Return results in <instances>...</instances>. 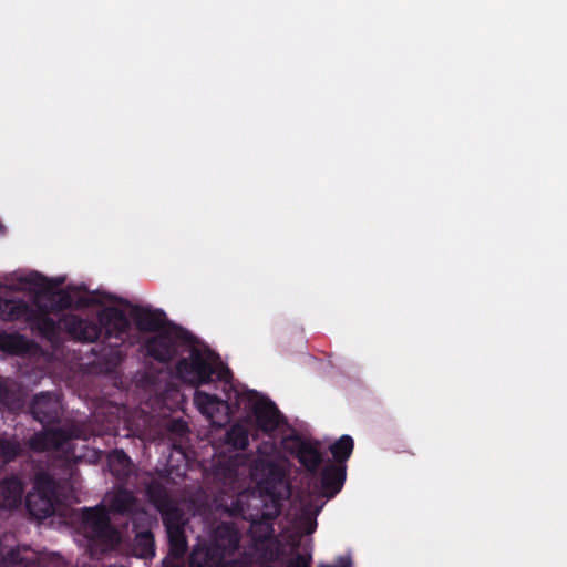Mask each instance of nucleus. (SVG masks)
<instances>
[{"label":"nucleus","mask_w":567,"mask_h":567,"mask_svg":"<svg viewBox=\"0 0 567 567\" xmlns=\"http://www.w3.org/2000/svg\"><path fill=\"white\" fill-rule=\"evenodd\" d=\"M248 470L250 482L256 485L259 494L243 491L227 509L231 515L241 516L251 522L250 537L252 566L272 567L268 563L282 559L292 554L301 544L303 534H311L317 527L316 516L320 507L306 508L278 537H272V527L269 523L280 511V501L288 497L289 486L286 475L289 472V462L286 457L277 455L243 467L240 474Z\"/></svg>","instance_id":"f257e3e1"},{"label":"nucleus","mask_w":567,"mask_h":567,"mask_svg":"<svg viewBox=\"0 0 567 567\" xmlns=\"http://www.w3.org/2000/svg\"><path fill=\"white\" fill-rule=\"evenodd\" d=\"M179 373L193 384H204L217 380L224 382L227 400H235L239 408L251 410L256 425L261 431L271 433L284 425V417L275 404L255 391L230 383L229 369L216 357H188L181 363Z\"/></svg>","instance_id":"f03ea898"},{"label":"nucleus","mask_w":567,"mask_h":567,"mask_svg":"<svg viewBox=\"0 0 567 567\" xmlns=\"http://www.w3.org/2000/svg\"><path fill=\"white\" fill-rule=\"evenodd\" d=\"M130 318L140 332L151 333L142 340L144 354H218L204 339L169 320L162 309L134 305Z\"/></svg>","instance_id":"7ed1b4c3"},{"label":"nucleus","mask_w":567,"mask_h":567,"mask_svg":"<svg viewBox=\"0 0 567 567\" xmlns=\"http://www.w3.org/2000/svg\"><path fill=\"white\" fill-rule=\"evenodd\" d=\"M50 311L42 306L33 308L28 323L35 329L39 334L50 342L59 339L60 332L65 331L76 341H92L97 334V328L90 322L87 318H81L75 315H63L58 320L50 317Z\"/></svg>","instance_id":"20e7f679"},{"label":"nucleus","mask_w":567,"mask_h":567,"mask_svg":"<svg viewBox=\"0 0 567 567\" xmlns=\"http://www.w3.org/2000/svg\"><path fill=\"white\" fill-rule=\"evenodd\" d=\"M89 320L97 328V334L91 342L102 338V343L110 347L107 354H124L120 347L128 337L131 322L123 310L107 307L100 311L96 320Z\"/></svg>","instance_id":"39448f33"},{"label":"nucleus","mask_w":567,"mask_h":567,"mask_svg":"<svg viewBox=\"0 0 567 567\" xmlns=\"http://www.w3.org/2000/svg\"><path fill=\"white\" fill-rule=\"evenodd\" d=\"M104 506L87 509L84 515V529L90 538V547L92 550H106L112 548L121 539L120 534L109 524Z\"/></svg>","instance_id":"423d86ee"},{"label":"nucleus","mask_w":567,"mask_h":567,"mask_svg":"<svg viewBox=\"0 0 567 567\" xmlns=\"http://www.w3.org/2000/svg\"><path fill=\"white\" fill-rule=\"evenodd\" d=\"M169 542V554L163 561V567H182L183 556L186 553L183 516L177 508L166 509L163 514Z\"/></svg>","instance_id":"0eeeda50"},{"label":"nucleus","mask_w":567,"mask_h":567,"mask_svg":"<svg viewBox=\"0 0 567 567\" xmlns=\"http://www.w3.org/2000/svg\"><path fill=\"white\" fill-rule=\"evenodd\" d=\"M238 542V532L234 526L228 524L219 526L212 535L205 565L213 566L218 564L223 557L237 548Z\"/></svg>","instance_id":"6e6552de"},{"label":"nucleus","mask_w":567,"mask_h":567,"mask_svg":"<svg viewBox=\"0 0 567 567\" xmlns=\"http://www.w3.org/2000/svg\"><path fill=\"white\" fill-rule=\"evenodd\" d=\"M25 281L34 284L43 290L47 300L45 302H39L38 306H42L45 310L58 313L73 306V298L68 290L53 291V282L40 274H31Z\"/></svg>","instance_id":"1a4fd4ad"},{"label":"nucleus","mask_w":567,"mask_h":567,"mask_svg":"<svg viewBox=\"0 0 567 567\" xmlns=\"http://www.w3.org/2000/svg\"><path fill=\"white\" fill-rule=\"evenodd\" d=\"M282 446L285 450L296 453L300 463L311 472L317 471L321 463L322 456L316 443L290 436L284 440Z\"/></svg>","instance_id":"9d476101"},{"label":"nucleus","mask_w":567,"mask_h":567,"mask_svg":"<svg viewBox=\"0 0 567 567\" xmlns=\"http://www.w3.org/2000/svg\"><path fill=\"white\" fill-rule=\"evenodd\" d=\"M194 401L199 411L213 423L221 425L227 421L230 410L227 402L203 391L195 393Z\"/></svg>","instance_id":"9b49d317"},{"label":"nucleus","mask_w":567,"mask_h":567,"mask_svg":"<svg viewBox=\"0 0 567 567\" xmlns=\"http://www.w3.org/2000/svg\"><path fill=\"white\" fill-rule=\"evenodd\" d=\"M33 308L22 299H0V319L28 323Z\"/></svg>","instance_id":"f8f14e48"},{"label":"nucleus","mask_w":567,"mask_h":567,"mask_svg":"<svg viewBox=\"0 0 567 567\" xmlns=\"http://www.w3.org/2000/svg\"><path fill=\"white\" fill-rule=\"evenodd\" d=\"M60 403L58 399L51 394H41L35 396L32 405V413L40 422L49 421L56 415Z\"/></svg>","instance_id":"ddd939ff"},{"label":"nucleus","mask_w":567,"mask_h":567,"mask_svg":"<svg viewBox=\"0 0 567 567\" xmlns=\"http://www.w3.org/2000/svg\"><path fill=\"white\" fill-rule=\"evenodd\" d=\"M22 487L18 480L11 478L0 483V507L10 508L16 506L21 498Z\"/></svg>","instance_id":"4468645a"},{"label":"nucleus","mask_w":567,"mask_h":567,"mask_svg":"<svg viewBox=\"0 0 567 567\" xmlns=\"http://www.w3.org/2000/svg\"><path fill=\"white\" fill-rule=\"evenodd\" d=\"M29 341L18 333L0 334V350L3 354H29Z\"/></svg>","instance_id":"2eb2a0df"},{"label":"nucleus","mask_w":567,"mask_h":567,"mask_svg":"<svg viewBox=\"0 0 567 567\" xmlns=\"http://www.w3.org/2000/svg\"><path fill=\"white\" fill-rule=\"evenodd\" d=\"M133 554L140 558H151L155 554L153 536L150 532H143L136 535Z\"/></svg>","instance_id":"dca6fc26"},{"label":"nucleus","mask_w":567,"mask_h":567,"mask_svg":"<svg viewBox=\"0 0 567 567\" xmlns=\"http://www.w3.org/2000/svg\"><path fill=\"white\" fill-rule=\"evenodd\" d=\"M30 512L37 517L49 516L53 512L52 503L42 498L39 493H32L27 499Z\"/></svg>","instance_id":"f3484780"},{"label":"nucleus","mask_w":567,"mask_h":567,"mask_svg":"<svg viewBox=\"0 0 567 567\" xmlns=\"http://www.w3.org/2000/svg\"><path fill=\"white\" fill-rule=\"evenodd\" d=\"M322 482L326 488H331L330 496H333L341 488L343 473L338 468L329 467L323 472Z\"/></svg>","instance_id":"a211bd4d"},{"label":"nucleus","mask_w":567,"mask_h":567,"mask_svg":"<svg viewBox=\"0 0 567 567\" xmlns=\"http://www.w3.org/2000/svg\"><path fill=\"white\" fill-rule=\"evenodd\" d=\"M330 450L337 461H343L352 453L353 440L348 435H343L330 447Z\"/></svg>","instance_id":"6ab92c4d"},{"label":"nucleus","mask_w":567,"mask_h":567,"mask_svg":"<svg viewBox=\"0 0 567 567\" xmlns=\"http://www.w3.org/2000/svg\"><path fill=\"white\" fill-rule=\"evenodd\" d=\"M109 465L116 475H125L128 471L130 460L121 451H115L109 456Z\"/></svg>","instance_id":"aec40b11"},{"label":"nucleus","mask_w":567,"mask_h":567,"mask_svg":"<svg viewBox=\"0 0 567 567\" xmlns=\"http://www.w3.org/2000/svg\"><path fill=\"white\" fill-rule=\"evenodd\" d=\"M228 442L236 449H244L248 444V433L246 429L240 425H234L228 434Z\"/></svg>","instance_id":"412c9836"},{"label":"nucleus","mask_w":567,"mask_h":567,"mask_svg":"<svg viewBox=\"0 0 567 567\" xmlns=\"http://www.w3.org/2000/svg\"><path fill=\"white\" fill-rule=\"evenodd\" d=\"M131 496L126 492H118L114 495L110 494L104 499L105 505H107L113 511H125L128 507Z\"/></svg>","instance_id":"4be33fe9"},{"label":"nucleus","mask_w":567,"mask_h":567,"mask_svg":"<svg viewBox=\"0 0 567 567\" xmlns=\"http://www.w3.org/2000/svg\"><path fill=\"white\" fill-rule=\"evenodd\" d=\"M32 446L37 450H45L52 447H59L60 442L56 439V433L49 431L42 435H39L32 442Z\"/></svg>","instance_id":"5701e85b"},{"label":"nucleus","mask_w":567,"mask_h":567,"mask_svg":"<svg viewBox=\"0 0 567 567\" xmlns=\"http://www.w3.org/2000/svg\"><path fill=\"white\" fill-rule=\"evenodd\" d=\"M19 451V446L4 439H0V458L4 462L11 460Z\"/></svg>","instance_id":"b1692460"},{"label":"nucleus","mask_w":567,"mask_h":567,"mask_svg":"<svg viewBox=\"0 0 567 567\" xmlns=\"http://www.w3.org/2000/svg\"><path fill=\"white\" fill-rule=\"evenodd\" d=\"M246 555L249 556V560L245 557L239 560L225 561L219 567H252V556L249 555V551Z\"/></svg>","instance_id":"393cba45"},{"label":"nucleus","mask_w":567,"mask_h":567,"mask_svg":"<svg viewBox=\"0 0 567 567\" xmlns=\"http://www.w3.org/2000/svg\"><path fill=\"white\" fill-rule=\"evenodd\" d=\"M310 556H297L288 563L287 567H310Z\"/></svg>","instance_id":"a878e982"},{"label":"nucleus","mask_w":567,"mask_h":567,"mask_svg":"<svg viewBox=\"0 0 567 567\" xmlns=\"http://www.w3.org/2000/svg\"><path fill=\"white\" fill-rule=\"evenodd\" d=\"M202 555V553L199 550H196L194 554H193V561L194 563H198V559H199V556Z\"/></svg>","instance_id":"bb28decb"},{"label":"nucleus","mask_w":567,"mask_h":567,"mask_svg":"<svg viewBox=\"0 0 567 567\" xmlns=\"http://www.w3.org/2000/svg\"><path fill=\"white\" fill-rule=\"evenodd\" d=\"M6 233V226L0 220V235H3Z\"/></svg>","instance_id":"cd10ccee"},{"label":"nucleus","mask_w":567,"mask_h":567,"mask_svg":"<svg viewBox=\"0 0 567 567\" xmlns=\"http://www.w3.org/2000/svg\"><path fill=\"white\" fill-rule=\"evenodd\" d=\"M87 354L94 355V354H99V353L95 349H91Z\"/></svg>","instance_id":"c85d7f7f"}]
</instances>
